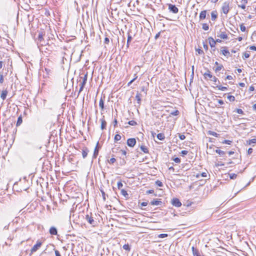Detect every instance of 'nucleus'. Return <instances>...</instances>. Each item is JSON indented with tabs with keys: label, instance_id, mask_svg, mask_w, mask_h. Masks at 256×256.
<instances>
[{
	"label": "nucleus",
	"instance_id": "f257e3e1",
	"mask_svg": "<svg viewBox=\"0 0 256 256\" xmlns=\"http://www.w3.org/2000/svg\"><path fill=\"white\" fill-rule=\"evenodd\" d=\"M204 76L205 79H209L210 80L214 82L215 84H216L217 82L218 84H220V80L215 76H212L208 70H207L206 72L204 74Z\"/></svg>",
	"mask_w": 256,
	"mask_h": 256
},
{
	"label": "nucleus",
	"instance_id": "f03ea898",
	"mask_svg": "<svg viewBox=\"0 0 256 256\" xmlns=\"http://www.w3.org/2000/svg\"><path fill=\"white\" fill-rule=\"evenodd\" d=\"M136 141L134 138H130L127 140V145L131 148H133L136 144Z\"/></svg>",
	"mask_w": 256,
	"mask_h": 256
},
{
	"label": "nucleus",
	"instance_id": "7ed1b4c3",
	"mask_svg": "<svg viewBox=\"0 0 256 256\" xmlns=\"http://www.w3.org/2000/svg\"><path fill=\"white\" fill-rule=\"evenodd\" d=\"M88 78V74H84V77L83 78L82 82L80 84V86L78 91V94L83 90L84 88L86 82Z\"/></svg>",
	"mask_w": 256,
	"mask_h": 256
},
{
	"label": "nucleus",
	"instance_id": "20e7f679",
	"mask_svg": "<svg viewBox=\"0 0 256 256\" xmlns=\"http://www.w3.org/2000/svg\"><path fill=\"white\" fill-rule=\"evenodd\" d=\"M208 40L209 41L210 45L212 48L211 52H214L216 50L215 40L212 37L208 38Z\"/></svg>",
	"mask_w": 256,
	"mask_h": 256
},
{
	"label": "nucleus",
	"instance_id": "39448f33",
	"mask_svg": "<svg viewBox=\"0 0 256 256\" xmlns=\"http://www.w3.org/2000/svg\"><path fill=\"white\" fill-rule=\"evenodd\" d=\"M42 242L40 241H37L36 244H34L33 247L31 248L30 252L32 253L36 252L42 246Z\"/></svg>",
	"mask_w": 256,
	"mask_h": 256
},
{
	"label": "nucleus",
	"instance_id": "423d86ee",
	"mask_svg": "<svg viewBox=\"0 0 256 256\" xmlns=\"http://www.w3.org/2000/svg\"><path fill=\"white\" fill-rule=\"evenodd\" d=\"M230 10V6H229V2H225L224 3L223 6H222V12L226 14Z\"/></svg>",
	"mask_w": 256,
	"mask_h": 256
},
{
	"label": "nucleus",
	"instance_id": "0eeeda50",
	"mask_svg": "<svg viewBox=\"0 0 256 256\" xmlns=\"http://www.w3.org/2000/svg\"><path fill=\"white\" fill-rule=\"evenodd\" d=\"M12 222L13 224H22L24 223V220L22 218L16 217L13 220Z\"/></svg>",
	"mask_w": 256,
	"mask_h": 256
},
{
	"label": "nucleus",
	"instance_id": "6e6552de",
	"mask_svg": "<svg viewBox=\"0 0 256 256\" xmlns=\"http://www.w3.org/2000/svg\"><path fill=\"white\" fill-rule=\"evenodd\" d=\"M172 204L177 208L180 207L182 206V203L179 200V199L177 198H174L172 200Z\"/></svg>",
	"mask_w": 256,
	"mask_h": 256
},
{
	"label": "nucleus",
	"instance_id": "1a4fd4ad",
	"mask_svg": "<svg viewBox=\"0 0 256 256\" xmlns=\"http://www.w3.org/2000/svg\"><path fill=\"white\" fill-rule=\"evenodd\" d=\"M168 9L170 12L174 14H177L178 12V8L175 5L172 4H168Z\"/></svg>",
	"mask_w": 256,
	"mask_h": 256
},
{
	"label": "nucleus",
	"instance_id": "9d476101",
	"mask_svg": "<svg viewBox=\"0 0 256 256\" xmlns=\"http://www.w3.org/2000/svg\"><path fill=\"white\" fill-rule=\"evenodd\" d=\"M162 204V202L158 199H154L150 202L152 206H161Z\"/></svg>",
	"mask_w": 256,
	"mask_h": 256
},
{
	"label": "nucleus",
	"instance_id": "9b49d317",
	"mask_svg": "<svg viewBox=\"0 0 256 256\" xmlns=\"http://www.w3.org/2000/svg\"><path fill=\"white\" fill-rule=\"evenodd\" d=\"M98 144H99V142H98L94 150L93 156H92L93 158H96L98 154V151H99V148H100V147L98 146Z\"/></svg>",
	"mask_w": 256,
	"mask_h": 256
},
{
	"label": "nucleus",
	"instance_id": "f8f14e48",
	"mask_svg": "<svg viewBox=\"0 0 256 256\" xmlns=\"http://www.w3.org/2000/svg\"><path fill=\"white\" fill-rule=\"evenodd\" d=\"M49 232L50 234L52 235H57L58 234V230L56 227L54 226H52L50 228Z\"/></svg>",
	"mask_w": 256,
	"mask_h": 256
},
{
	"label": "nucleus",
	"instance_id": "ddd939ff",
	"mask_svg": "<svg viewBox=\"0 0 256 256\" xmlns=\"http://www.w3.org/2000/svg\"><path fill=\"white\" fill-rule=\"evenodd\" d=\"M222 28L220 29V32H221V34H217V36L219 37V38H222V39H227V38H228L227 34H226L225 32H222Z\"/></svg>",
	"mask_w": 256,
	"mask_h": 256
},
{
	"label": "nucleus",
	"instance_id": "4468645a",
	"mask_svg": "<svg viewBox=\"0 0 256 256\" xmlns=\"http://www.w3.org/2000/svg\"><path fill=\"white\" fill-rule=\"evenodd\" d=\"M241 4H238V7L242 8V9L246 8V4L248 3V0H242Z\"/></svg>",
	"mask_w": 256,
	"mask_h": 256
},
{
	"label": "nucleus",
	"instance_id": "2eb2a0df",
	"mask_svg": "<svg viewBox=\"0 0 256 256\" xmlns=\"http://www.w3.org/2000/svg\"><path fill=\"white\" fill-rule=\"evenodd\" d=\"M206 10H202L200 14V20H202L206 18Z\"/></svg>",
	"mask_w": 256,
	"mask_h": 256
},
{
	"label": "nucleus",
	"instance_id": "dca6fc26",
	"mask_svg": "<svg viewBox=\"0 0 256 256\" xmlns=\"http://www.w3.org/2000/svg\"><path fill=\"white\" fill-rule=\"evenodd\" d=\"M88 152H89V150L87 148H85L82 150V158H85L87 156Z\"/></svg>",
	"mask_w": 256,
	"mask_h": 256
},
{
	"label": "nucleus",
	"instance_id": "f3484780",
	"mask_svg": "<svg viewBox=\"0 0 256 256\" xmlns=\"http://www.w3.org/2000/svg\"><path fill=\"white\" fill-rule=\"evenodd\" d=\"M100 120H101V126H100V128H101V129L102 130H103L105 129L106 128V121L104 118L101 119Z\"/></svg>",
	"mask_w": 256,
	"mask_h": 256
},
{
	"label": "nucleus",
	"instance_id": "a211bd4d",
	"mask_svg": "<svg viewBox=\"0 0 256 256\" xmlns=\"http://www.w3.org/2000/svg\"><path fill=\"white\" fill-rule=\"evenodd\" d=\"M212 20H215L218 18V14L216 11H212L211 12Z\"/></svg>",
	"mask_w": 256,
	"mask_h": 256
},
{
	"label": "nucleus",
	"instance_id": "6ab92c4d",
	"mask_svg": "<svg viewBox=\"0 0 256 256\" xmlns=\"http://www.w3.org/2000/svg\"><path fill=\"white\" fill-rule=\"evenodd\" d=\"M22 122V116H20L18 118L16 124V126H20Z\"/></svg>",
	"mask_w": 256,
	"mask_h": 256
},
{
	"label": "nucleus",
	"instance_id": "aec40b11",
	"mask_svg": "<svg viewBox=\"0 0 256 256\" xmlns=\"http://www.w3.org/2000/svg\"><path fill=\"white\" fill-rule=\"evenodd\" d=\"M8 94V91L6 90H4L2 91V92L0 95V98L4 100L6 98V96Z\"/></svg>",
	"mask_w": 256,
	"mask_h": 256
},
{
	"label": "nucleus",
	"instance_id": "412c9836",
	"mask_svg": "<svg viewBox=\"0 0 256 256\" xmlns=\"http://www.w3.org/2000/svg\"><path fill=\"white\" fill-rule=\"evenodd\" d=\"M99 106H100V108L102 110H103L104 108V100H103V98H101L100 100Z\"/></svg>",
	"mask_w": 256,
	"mask_h": 256
},
{
	"label": "nucleus",
	"instance_id": "4be33fe9",
	"mask_svg": "<svg viewBox=\"0 0 256 256\" xmlns=\"http://www.w3.org/2000/svg\"><path fill=\"white\" fill-rule=\"evenodd\" d=\"M86 220L90 224H92L94 221L93 218L91 216H88V214L86 216Z\"/></svg>",
	"mask_w": 256,
	"mask_h": 256
},
{
	"label": "nucleus",
	"instance_id": "5701e85b",
	"mask_svg": "<svg viewBox=\"0 0 256 256\" xmlns=\"http://www.w3.org/2000/svg\"><path fill=\"white\" fill-rule=\"evenodd\" d=\"M157 138L160 140H164L165 139L164 134L162 133H160L157 134Z\"/></svg>",
	"mask_w": 256,
	"mask_h": 256
},
{
	"label": "nucleus",
	"instance_id": "b1692460",
	"mask_svg": "<svg viewBox=\"0 0 256 256\" xmlns=\"http://www.w3.org/2000/svg\"><path fill=\"white\" fill-rule=\"evenodd\" d=\"M121 194H122L123 196H124V197L126 199H127V198H128V194L127 192H126V190H124V189H122V190H121Z\"/></svg>",
	"mask_w": 256,
	"mask_h": 256
},
{
	"label": "nucleus",
	"instance_id": "393cba45",
	"mask_svg": "<svg viewBox=\"0 0 256 256\" xmlns=\"http://www.w3.org/2000/svg\"><path fill=\"white\" fill-rule=\"evenodd\" d=\"M44 39L43 38V33L40 32L38 36V41L40 43H41L42 41H44Z\"/></svg>",
	"mask_w": 256,
	"mask_h": 256
},
{
	"label": "nucleus",
	"instance_id": "a878e982",
	"mask_svg": "<svg viewBox=\"0 0 256 256\" xmlns=\"http://www.w3.org/2000/svg\"><path fill=\"white\" fill-rule=\"evenodd\" d=\"M141 150L145 154L148 153V148L144 146H141L140 147Z\"/></svg>",
	"mask_w": 256,
	"mask_h": 256
},
{
	"label": "nucleus",
	"instance_id": "bb28decb",
	"mask_svg": "<svg viewBox=\"0 0 256 256\" xmlns=\"http://www.w3.org/2000/svg\"><path fill=\"white\" fill-rule=\"evenodd\" d=\"M215 152L218 154L220 156H224L225 155V152L220 150H216Z\"/></svg>",
	"mask_w": 256,
	"mask_h": 256
},
{
	"label": "nucleus",
	"instance_id": "cd10ccee",
	"mask_svg": "<svg viewBox=\"0 0 256 256\" xmlns=\"http://www.w3.org/2000/svg\"><path fill=\"white\" fill-rule=\"evenodd\" d=\"M140 94L138 92H137V94L136 96V98L137 100V102L139 104H140V102H141V98H140Z\"/></svg>",
	"mask_w": 256,
	"mask_h": 256
},
{
	"label": "nucleus",
	"instance_id": "c85d7f7f",
	"mask_svg": "<svg viewBox=\"0 0 256 256\" xmlns=\"http://www.w3.org/2000/svg\"><path fill=\"white\" fill-rule=\"evenodd\" d=\"M216 88H217L218 90L222 91H224L227 90V88L226 86H223L220 85H216Z\"/></svg>",
	"mask_w": 256,
	"mask_h": 256
},
{
	"label": "nucleus",
	"instance_id": "c756f323",
	"mask_svg": "<svg viewBox=\"0 0 256 256\" xmlns=\"http://www.w3.org/2000/svg\"><path fill=\"white\" fill-rule=\"evenodd\" d=\"M208 134L212 136H214L215 137H218L219 136V134H217L216 132H212L211 130H209L208 132Z\"/></svg>",
	"mask_w": 256,
	"mask_h": 256
},
{
	"label": "nucleus",
	"instance_id": "7c9ffc66",
	"mask_svg": "<svg viewBox=\"0 0 256 256\" xmlns=\"http://www.w3.org/2000/svg\"><path fill=\"white\" fill-rule=\"evenodd\" d=\"M122 248L128 252H130V247L128 244H124L122 246Z\"/></svg>",
	"mask_w": 256,
	"mask_h": 256
},
{
	"label": "nucleus",
	"instance_id": "2f4dec72",
	"mask_svg": "<svg viewBox=\"0 0 256 256\" xmlns=\"http://www.w3.org/2000/svg\"><path fill=\"white\" fill-rule=\"evenodd\" d=\"M213 146H214V145H212L208 148V151H207V153L208 154H211V153L212 152H215L216 150H214L213 149Z\"/></svg>",
	"mask_w": 256,
	"mask_h": 256
},
{
	"label": "nucleus",
	"instance_id": "473e14b6",
	"mask_svg": "<svg viewBox=\"0 0 256 256\" xmlns=\"http://www.w3.org/2000/svg\"><path fill=\"white\" fill-rule=\"evenodd\" d=\"M222 54L225 56H229L230 55L229 51L226 49L223 50H222Z\"/></svg>",
	"mask_w": 256,
	"mask_h": 256
},
{
	"label": "nucleus",
	"instance_id": "72a5a7b5",
	"mask_svg": "<svg viewBox=\"0 0 256 256\" xmlns=\"http://www.w3.org/2000/svg\"><path fill=\"white\" fill-rule=\"evenodd\" d=\"M121 138L122 137L120 134H116L114 138V142H117L118 141L120 140L121 139Z\"/></svg>",
	"mask_w": 256,
	"mask_h": 256
},
{
	"label": "nucleus",
	"instance_id": "f704fd0d",
	"mask_svg": "<svg viewBox=\"0 0 256 256\" xmlns=\"http://www.w3.org/2000/svg\"><path fill=\"white\" fill-rule=\"evenodd\" d=\"M132 40V36L128 34L127 40V47L129 46L130 43V42Z\"/></svg>",
	"mask_w": 256,
	"mask_h": 256
},
{
	"label": "nucleus",
	"instance_id": "c9c22d12",
	"mask_svg": "<svg viewBox=\"0 0 256 256\" xmlns=\"http://www.w3.org/2000/svg\"><path fill=\"white\" fill-rule=\"evenodd\" d=\"M202 28L204 30H207L209 29V26L207 24H203L202 25Z\"/></svg>",
	"mask_w": 256,
	"mask_h": 256
},
{
	"label": "nucleus",
	"instance_id": "e433bc0d",
	"mask_svg": "<svg viewBox=\"0 0 256 256\" xmlns=\"http://www.w3.org/2000/svg\"><path fill=\"white\" fill-rule=\"evenodd\" d=\"M155 183L156 186H158L160 187L163 186L162 182L159 180H157L156 181Z\"/></svg>",
	"mask_w": 256,
	"mask_h": 256
},
{
	"label": "nucleus",
	"instance_id": "4c0bfd02",
	"mask_svg": "<svg viewBox=\"0 0 256 256\" xmlns=\"http://www.w3.org/2000/svg\"><path fill=\"white\" fill-rule=\"evenodd\" d=\"M168 236V234H158V238H166Z\"/></svg>",
	"mask_w": 256,
	"mask_h": 256
},
{
	"label": "nucleus",
	"instance_id": "58836bf2",
	"mask_svg": "<svg viewBox=\"0 0 256 256\" xmlns=\"http://www.w3.org/2000/svg\"><path fill=\"white\" fill-rule=\"evenodd\" d=\"M128 124L132 126H136L137 124V122L135 120H134L129 121L128 122Z\"/></svg>",
	"mask_w": 256,
	"mask_h": 256
},
{
	"label": "nucleus",
	"instance_id": "ea45409f",
	"mask_svg": "<svg viewBox=\"0 0 256 256\" xmlns=\"http://www.w3.org/2000/svg\"><path fill=\"white\" fill-rule=\"evenodd\" d=\"M229 175L230 178L232 180L236 179L237 177V174H230Z\"/></svg>",
	"mask_w": 256,
	"mask_h": 256
},
{
	"label": "nucleus",
	"instance_id": "a19ab883",
	"mask_svg": "<svg viewBox=\"0 0 256 256\" xmlns=\"http://www.w3.org/2000/svg\"><path fill=\"white\" fill-rule=\"evenodd\" d=\"M228 99L229 100L230 102H234L235 100V98L233 96H228Z\"/></svg>",
	"mask_w": 256,
	"mask_h": 256
},
{
	"label": "nucleus",
	"instance_id": "79ce46f5",
	"mask_svg": "<svg viewBox=\"0 0 256 256\" xmlns=\"http://www.w3.org/2000/svg\"><path fill=\"white\" fill-rule=\"evenodd\" d=\"M223 68V66L222 65H220V66H218L215 69V72H219L220 70H222V68Z\"/></svg>",
	"mask_w": 256,
	"mask_h": 256
},
{
	"label": "nucleus",
	"instance_id": "37998d69",
	"mask_svg": "<svg viewBox=\"0 0 256 256\" xmlns=\"http://www.w3.org/2000/svg\"><path fill=\"white\" fill-rule=\"evenodd\" d=\"M134 76H135V78H134L133 79H132L128 84V86H130L137 78H138V76H136V74H134Z\"/></svg>",
	"mask_w": 256,
	"mask_h": 256
},
{
	"label": "nucleus",
	"instance_id": "c03bdc74",
	"mask_svg": "<svg viewBox=\"0 0 256 256\" xmlns=\"http://www.w3.org/2000/svg\"><path fill=\"white\" fill-rule=\"evenodd\" d=\"M250 56V54L248 52H245L244 54V56H243L242 58L244 59H246V58H248Z\"/></svg>",
	"mask_w": 256,
	"mask_h": 256
},
{
	"label": "nucleus",
	"instance_id": "a18cd8bd",
	"mask_svg": "<svg viewBox=\"0 0 256 256\" xmlns=\"http://www.w3.org/2000/svg\"><path fill=\"white\" fill-rule=\"evenodd\" d=\"M240 30L242 31V32H244L246 30V26L244 25V24H241L240 25Z\"/></svg>",
	"mask_w": 256,
	"mask_h": 256
},
{
	"label": "nucleus",
	"instance_id": "49530a36",
	"mask_svg": "<svg viewBox=\"0 0 256 256\" xmlns=\"http://www.w3.org/2000/svg\"><path fill=\"white\" fill-rule=\"evenodd\" d=\"M222 143L228 144H230L232 143V141L226 140H224L223 142H222Z\"/></svg>",
	"mask_w": 256,
	"mask_h": 256
},
{
	"label": "nucleus",
	"instance_id": "de8ad7c7",
	"mask_svg": "<svg viewBox=\"0 0 256 256\" xmlns=\"http://www.w3.org/2000/svg\"><path fill=\"white\" fill-rule=\"evenodd\" d=\"M118 188V189H120L123 186L122 183L120 181L117 184Z\"/></svg>",
	"mask_w": 256,
	"mask_h": 256
},
{
	"label": "nucleus",
	"instance_id": "09e8293b",
	"mask_svg": "<svg viewBox=\"0 0 256 256\" xmlns=\"http://www.w3.org/2000/svg\"><path fill=\"white\" fill-rule=\"evenodd\" d=\"M172 160L176 163H180V159L178 157L174 158Z\"/></svg>",
	"mask_w": 256,
	"mask_h": 256
},
{
	"label": "nucleus",
	"instance_id": "8fccbe9b",
	"mask_svg": "<svg viewBox=\"0 0 256 256\" xmlns=\"http://www.w3.org/2000/svg\"><path fill=\"white\" fill-rule=\"evenodd\" d=\"M179 113H180L179 111L178 110H176L173 112H172L171 114L173 116H178L179 114Z\"/></svg>",
	"mask_w": 256,
	"mask_h": 256
},
{
	"label": "nucleus",
	"instance_id": "3c124183",
	"mask_svg": "<svg viewBox=\"0 0 256 256\" xmlns=\"http://www.w3.org/2000/svg\"><path fill=\"white\" fill-rule=\"evenodd\" d=\"M236 112L239 114H244V112L242 109L236 108Z\"/></svg>",
	"mask_w": 256,
	"mask_h": 256
},
{
	"label": "nucleus",
	"instance_id": "603ef678",
	"mask_svg": "<svg viewBox=\"0 0 256 256\" xmlns=\"http://www.w3.org/2000/svg\"><path fill=\"white\" fill-rule=\"evenodd\" d=\"M196 52H198V53L199 54H204L203 50H201V49H200V48L196 49Z\"/></svg>",
	"mask_w": 256,
	"mask_h": 256
},
{
	"label": "nucleus",
	"instance_id": "864d4df0",
	"mask_svg": "<svg viewBox=\"0 0 256 256\" xmlns=\"http://www.w3.org/2000/svg\"><path fill=\"white\" fill-rule=\"evenodd\" d=\"M116 161V158H112L108 160V162L114 164Z\"/></svg>",
	"mask_w": 256,
	"mask_h": 256
},
{
	"label": "nucleus",
	"instance_id": "5fc2aeb1",
	"mask_svg": "<svg viewBox=\"0 0 256 256\" xmlns=\"http://www.w3.org/2000/svg\"><path fill=\"white\" fill-rule=\"evenodd\" d=\"M252 143H253V144L256 143V137L253 139L250 140L249 144H251Z\"/></svg>",
	"mask_w": 256,
	"mask_h": 256
},
{
	"label": "nucleus",
	"instance_id": "6e6d98bb",
	"mask_svg": "<svg viewBox=\"0 0 256 256\" xmlns=\"http://www.w3.org/2000/svg\"><path fill=\"white\" fill-rule=\"evenodd\" d=\"M179 138H180V140H184L186 138V136L184 135V134H179Z\"/></svg>",
	"mask_w": 256,
	"mask_h": 256
},
{
	"label": "nucleus",
	"instance_id": "4d7b16f0",
	"mask_svg": "<svg viewBox=\"0 0 256 256\" xmlns=\"http://www.w3.org/2000/svg\"><path fill=\"white\" fill-rule=\"evenodd\" d=\"M119 150V148H114L112 150V152H116Z\"/></svg>",
	"mask_w": 256,
	"mask_h": 256
},
{
	"label": "nucleus",
	"instance_id": "13d9d810",
	"mask_svg": "<svg viewBox=\"0 0 256 256\" xmlns=\"http://www.w3.org/2000/svg\"><path fill=\"white\" fill-rule=\"evenodd\" d=\"M249 48L252 50L256 51V46H250Z\"/></svg>",
	"mask_w": 256,
	"mask_h": 256
},
{
	"label": "nucleus",
	"instance_id": "bf43d9fd",
	"mask_svg": "<svg viewBox=\"0 0 256 256\" xmlns=\"http://www.w3.org/2000/svg\"><path fill=\"white\" fill-rule=\"evenodd\" d=\"M120 151L122 152V154L124 156H126V150H120Z\"/></svg>",
	"mask_w": 256,
	"mask_h": 256
},
{
	"label": "nucleus",
	"instance_id": "052dcab7",
	"mask_svg": "<svg viewBox=\"0 0 256 256\" xmlns=\"http://www.w3.org/2000/svg\"><path fill=\"white\" fill-rule=\"evenodd\" d=\"M100 192H102V198H103V199L104 200H106V194L105 192H104V190H100Z\"/></svg>",
	"mask_w": 256,
	"mask_h": 256
},
{
	"label": "nucleus",
	"instance_id": "680f3d73",
	"mask_svg": "<svg viewBox=\"0 0 256 256\" xmlns=\"http://www.w3.org/2000/svg\"><path fill=\"white\" fill-rule=\"evenodd\" d=\"M4 80L3 78L2 74H0V83L2 84L4 82Z\"/></svg>",
	"mask_w": 256,
	"mask_h": 256
},
{
	"label": "nucleus",
	"instance_id": "e2e57ef3",
	"mask_svg": "<svg viewBox=\"0 0 256 256\" xmlns=\"http://www.w3.org/2000/svg\"><path fill=\"white\" fill-rule=\"evenodd\" d=\"M188 152L187 150H183L181 152L180 154L182 155V156H184V155H186L187 154Z\"/></svg>",
	"mask_w": 256,
	"mask_h": 256
},
{
	"label": "nucleus",
	"instance_id": "0e129e2a",
	"mask_svg": "<svg viewBox=\"0 0 256 256\" xmlns=\"http://www.w3.org/2000/svg\"><path fill=\"white\" fill-rule=\"evenodd\" d=\"M110 42L109 38L107 37L105 38L104 42L106 44H108Z\"/></svg>",
	"mask_w": 256,
	"mask_h": 256
},
{
	"label": "nucleus",
	"instance_id": "69168bd1",
	"mask_svg": "<svg viewBox=\"0 0 256 256\" xmlns=\"http://www.w3.org/2000/svg\"><path fill=\"white\" fill-rule=\"evenodd\" d=\"M154 192V190H150L146 192V194H153Z\"/></svg>",
	"mask_w": 256,
	"mask_h": 256
},
{
	"label": "nucleus",
	"instance_id": "338daca9",
	"mask_svg": "<svg viewBox=\"0 0 256 256\" xmlns=\"http://www.w3.org/2000/svg\"><path fill=\"white\" fill-rule=\"evenodd\" d=\"M54 252H55L56 256H61L58 250H54Z\"/></svg>",
	"mask_w": 256,
	"mask_h": 256
},
{
	"label": "nucleus",
	"instance_id": "774afa93",
	"mask_svg": "<svg viewBox=\"0 0 256 256\" xmlns=\"http://www.w3.org/2000/svg\"><path fill=\"white\" fill-rule=\"evenodd\" d=\"M117 124H118V121L115 118L113 122V124H114V127H116L117 126Z\"/></svg>",
	"mask_w": 256,
	"mask_h": 256
}]
</instances>
